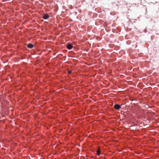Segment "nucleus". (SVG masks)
<instances>
[{
	"instance_id": "5",
	"label": "nucleus",
	"mask_w": 159,
	"mask_h": 159,
	"mask_svg": "<svg viewBox=\"0 0 159 159\" xmlns=\"http://www.w3.org/2000/svg\"><path fill=\"white\" fill-rule=\"evenodd\" d=\"M100 151L98 149L97 151V155L98 156L100 154Z\"/></svg>"
},
{
	"instance_id": "4",
	"label": "nucleus",
	"mask_w": 159,
	"mask_h": 159,
	"mask_svg": "<svg viewBox=\"0 0 159 159\" xmlns=\"http://www.w3.org/2000/svg\"><path fill=\"white\" fill-rule=\"evenodd\" d=\"M49 17V16L47 14H44L43 16V18L44 19H46Z\"/></svg>"
},
{
	"instance_id": "6",
	"label": "nucleus",
	"mask_w": 159,
	"mask_h": 159,
	"mask_svg": "<svg viewBox=\"0 0 159 159\" xmlns=\"http://www.w3.org/2000/svg\"><path fill=\"white\" fill-rule=\"evenodd\" d=\"M71 72H72V71H71V70H68V73L69 74H71Z\"/></svg>"
},
{
	"instance_id": "3",
	"label": "nucleus",
	"mask_w": 159,
	"mask_h": 159,
	"mask_svg": "<svg viewBox=\"0 0 159 159\" xmlns=\"http://www.w3.org/2000/svg\"><path fill=\"white\" fill-rule=\"evenodd\" d=\"M27 47L30 48H33L34 45L33 44L29 43L27 45Z\"/></svg>"
},
{
	"instance_id": "1",
	"label": "nucleus",
	"mask_w": 159,
	"mask_h": 159,
	"mask_svg": "<svg viewBox=\"0 0 159 159\" xmlns=\"http://www.w3.org/2000/svg\"><path fill=\"white\" fill-rule=\"evenodd\" d=\"M72 47V45L70 43L68 44L66 46L67 48L69 50L71 49Z\"/></svg>"
},
{
	"instance_id": "2",
	"label": "nucleus",
	"mask_w": 159,
	"mask_h": 159,
	"mask_svg": "<svg viewBox=\"0 0 159 159\" xmlns=\"http://www.w3.org/2000/svg\"><path fill=\"white\" fill-rule=\"evenodd\" d=\"M114 107L115 109L118 110L120 108V106L119 105L116 104L114 105Z\"/></svg>"
}]
</instances>
